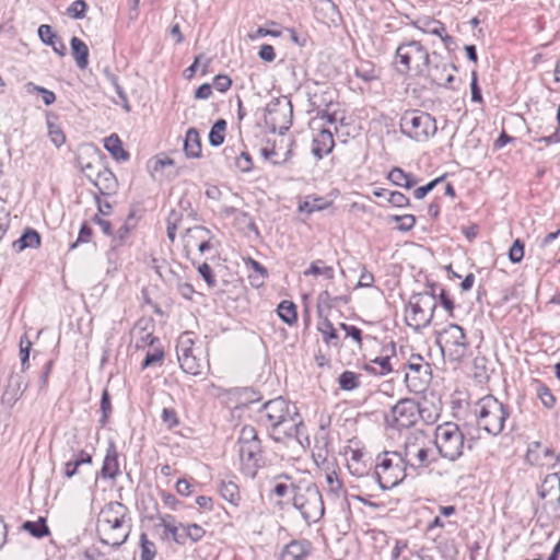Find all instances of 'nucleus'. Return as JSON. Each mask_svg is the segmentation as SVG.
I'll return each mask as SVG.
<instances>
[{
    "label": "nucleus",
    "mask_w": 560,
    "mask_h": 560,
    "mask_svg": "<svg viewBox=\"0 0 560 560\" xmlns=\"http://www.w3.org/2000/svg\"><path fill=\"white\" fill-rule=\"evenodd\" d=\"M257 421L278 442L285 438H298L304 427L295 405L290 404L283 397L265 402L257 412Z\"/></svg>",
    "instance_id": "f257e3e1"
},
{
    "label": "nucleus",
    "mask_w": 560,
    "mask_h": 560,
    "mask_svg": "<svg viewBox=\"0 0 560 560\" xmlns=\"http://www.w3.org/2000/svg\"><path fill=\"white\" fill-rule=\"evenodd\" d=\"M128 508L117 501L107 503L98 516V534L101 542L113 548L120 547L130 534Z\"/></svg>",
    "instance_id": "f03ea898"
},
{
    "label": "nucleus",
    "mask_w": 560,
    "mask_h": 560,
    "mask_svg": "<svg viewBox=\"0 0 560 560\" xmlns=\"http://www.w3.org/2000/svg\"><path fill=\"white\" fill-rule=\"evenodd\" d=\"M429 52L427 48L418 40H409L400 44L395 52V66L399 73L413 75H428L432 81L441 82L438 77V66L430 68Z\"/></svg>",
    "instance_id": "7ed1b4c3"
},
{
    "label": "nucleus",
    "mask_w": 560,
    "mask_h": 560,
    "mask_svg": "<svg viewBox=\"0 0 560 560\" xmlns=\"http://www.w3.org/2000/svg\"><path fill=\"white\" fill-rule=\"evenodd\" d=\"M474 415L479 429L497 436L504 429L510 409L493 395H486L475 404Z\"/></svg>",
    "instance_id": "20e7f679"
},
{
    "label": "nucleus",
    "mask_w": 560,
    "mask_h": 560,
    "mask_svg": "<svg viewBox=\"0 0 560 560\" xmlns=\"http://www.w3.org/2000/svg\"><path fill=\"white\" fill-rule=\"evenodd\" d=\"M238 454L242 472L249 478H255L264 464V457L261 443L254 427L242 428L238 436Z\"/></svg>",
    "instance_id": "39448f33"
},
{
    "label": "nucleus",
    "mask_w": 560,
    "mask_h": 560,
    "mask_svg": "<svg viewBox=\"0 0 560 560\" xmlns=\"http://www.w3.org/2000/svg\"><path fill=\"white\" fill-rule=\"evenodd\" d=\"M177 359L182 370L197 376L209 369V361L202 345H196L192 332H183L176 345Z\"/></svg>",
    "instance_id": "423d86ee"
},
{
    "label": "nucleus",
    "mask_w": 560,
    "mask_h": 560,
    "mask_svg": "<svg viewBox=\"0 0 560 560\" xmlns=\"http://www.w3.org/2000/svg\"><path fill=\"white\" fill-rule=\"evenodd\" d=\"M293 506L299 511L306 524L317 523L325 513L322 493L314 482L300 486L292 499Z\"/></svg>",
    "instance_id": "0eeeda50"
},
{
    "label": "nucleus",
    "mask_w": 560,
    "mask_h": 560,
    "mask_svg": "<svg viewBox=\"0 0 560 560\" xmlns=\"http://www.w3.org/2000/svg\"><path fill=\"white\" fill-rule=\"evenodd\" d=\"M434 444L442 458L456 462L464 455L465 436L456 423L445 422L436 427Z\"/></svg>",
    "instance_id": "6e6552de"
},
{
    "label": "nucleus",
    "mask_w": 560,
    "mask_h": 560,
    "mask_svg": "<svg viewBox=\"0 0 560 560\" xmlns=\"http://www.w3.org/2000/svg\"><path fill=\"white\" fill-rule=\"evenodd\" d=\"M436 289L432 287L430 292L417 293L410 298L406 310L408 326L419 330L431 323L436 307Z\"/></svg>",
    "instance_id": "1a4fd4ad"
},
{
    "label": "nucleus",
    "mask_w": 560,
    "mask_h": 560,
    "mask_svg": "<svg viewBox=\"0 0 560 560\" xmlns=\"http://www.w3.org/2000/svg\"><path fill=\"white\" fill-rule=\"evenodd\" d=\"M407 464L400 452H384L377 457L375 477L382 489H392L406 477Z\"/></svg>",
    "instance_id": "9d476101"
},
{
    "label": "nucleus",
    "mask_w": 560,
    "mask_h": 560,
    "mask_svg": "<svg viewBox=\"0 0 560 560\" xmlns=\"http://www.w3.org/2000/svg\"><path fill=\"white\" fill-rule=\"evenodd\" d=\"M429 441L422 431L411 432L407 435L401 457L412 468H428L436 459L432 456V452L428 446Z\"/></svg>",
    "instance_id": "9b49d317"
},
{
    "label": "nucleus",
    "mask_w": 560,
    "mask_h": 560,
    "mask_svg": "<svg viewBox=\"0 0 560 560\" xmlns=\"http://www.w3.org/2000/svg\"><path fill=\"white\" fill-rule=\"evenodd\" d=\"M399 125L404 135L419 142L429 140L438 131L436 120L421 110L406 112Z\"/></svg>",
    "instance_id": "f8f14e48"
},
{
    "label": "nucleus",
    "mask_w": 560,
    "mask_h": 560,
    "mask_svg": "<svg viewBox=\"0 0 560 560\" xmlns=\"http://www.w3.org/2000/svg\"><path fill=\"white\" fill-rule=\"evenodd\" d=\"M438 342L444 354L453 361L462 360L469 351L470 343L463 327L457 324L447 325L439 335Z\"/></svg>",
    "instance_id": "ddd939ff"
},
{
    "label": "nucleus",
    "mask_w": 560,
    "mask_h": 560,
    "mask_svg": "<svg viewBox=\"0 0 560 560\" xmlns=\"http://www.w3.org/2000/svg\"><path fill=\"white\" fill-rule=\"evenodd\" d=\"M405 373V383L410 393L422 394L431 383L432 371L428 362L419 354L412 355Z\"/></svg>",
    "instance_id": "4468645a"
},
{
    "label": "nucleus",
    "mask_w": 560,
    "mask_h": 560,
    "mask_svg": "<svg viewBox=\"0 0 560 560\" xmlns=\"http://www.w3.org/2000/svg\"><path fill=\"white\" fill-rule=\"evenodd\" d=\"M268 116L272 128H278L280 133H283L292 124L293 107L291 101L285 97L278 98L269 105Z\"/></svg>",
    "instance_id": "2eb2a0df"
},
{
    "label": "nucleus",
    "mask_w": 560,
    "mask_h": 560,
    "mask_svg": "<svg viewBox=\"0 0 560 560\" xmlns=\"http://www.w3.org/2000/svg\"><path fill=\"white\" fill-rule=\"evenodd\" d=\"M392 415L397 427L409 428L417 423L420 409L415 400L404 398L392 408Z\"/></svg>",
    "instance_id": "dca6fc26"
},
{
    "label": "nucleus",
    "mask_w": 560,
    "mask_h": 560,
    "mask_svg": "<svg viewBox=\"0 0 560 560\" xmlns=\"http://www.w3.org/2000/svg\"><path fill=\"white\" fill-rule=\"evenodd\" d=\"M211 233L208 229L196 225L186 230L183 242L184 249L189 255L194 249H198L200 254H203L210 249Z\"/></svg>",
    "instance_id": "f3484780"
},
{
    "label": "nucleus",
    "mask_w": 560,
    "mask_h": 560,
    "mask_svg": "<svg viewBox=\"0 0 560 560\" xmlns=\"http://www.w3.org/2000/svg\"><path fill=\"white\" fill-rule=\"evenodd\" d=\"M269 498H285L290 492L296 493L301 485H296L293 478L287 472H281L270 479Z\"/></svg>",
    "instance_id": "a211bd4d"
},
{
    "label": "nucleus",
    "mask_w": 560,
    "mask_h": 560,
    "mask_svg": "<svg viewBox=\"0 0 560 560\" xmlns=\"http://www.w3.org/2000/svg\"><path fill=\"white\" fill-rule=\"evenodd\" d=\"M311 553L308 540H292L282 550L280 560H310Z\"/></svg>",
    "instance_id": "6ab92c4d"
},
{
    "label": "nucleus",
    "mask_w": 560,
    "mask_h": 560,
    "mask_svg": "<svg viewBox=\"0 0 560 560\" xmlns=\"http://www.w3.org/2000/svg\"><path fill=\"white\" fill-rule=\"evenodd\" d=\"M324 477H325V489L329 495H332L334 498H340L346 495L347 491L343 487V482L339 478L336 469L335 464L327 463L325 469H324Z\"/></svg>",
    "instance_id": "aec40b11"
},
{
    "label": "nucleus",
    "mask_w": 560,
    "mask_h": 560,
    "mask_svg": "<svg viewBox=\"0 0 560 560\" xmlns=\"http://www.w3.org/2000/svg\"><path fill=\"white\" fill-rule=\"evenodd\" d=\"M334 145L332 133L328 129H322L313 139L312 153L318 160L323 159L332 151Z\"/></svg>",
    "instance_id": "412c9836"
},
{
    "label": "nucleus",
    "mask_w": 560,
    "mask_h": 560,
    "mask_svg": "<svg viewBox=\"0 0 560 560\" xmlns=\"http://www.w3.org/2000/svg\"><path fill=\"white\" fill-rule=\"evenodd\" d=\"M91 183L103 195L110 194L117 187V180L114 173L104 165H102L101 168L97 170L94 178L91 179Z\"/></svg>",
    "instance_id": "4be33fe9"
},
{
    "label": "nucleus",
    "mask_w": 560,
    "mask_h": 560,
    "mask_svg": "<svg viewBox=\"0 0 560 560\" xmlns=\"http://www.w3.org/2000/svg\"><path fill=\"white\" fill-rule=\"evenodd\" d=\"M120 474L118 453L114 443H109L101 469V476L104 479H115Z\"/></svg>",
    "instance_id": "5701e85b"
},
{
    "label": "nucleus",
    "mask_w": 560,
    "mask_h": 560,
    "mask_svg": "<svg viewBox=\"0 0 560 560\" xmlns=\"http://www.w3.org/2000/svg\"><path fill=\"white\" fill-rule=\"evenodd\" d=\"M38 36L43 43L51 46L54 51L59 56H65L66 46L59 38V36L52 31L50 25L42 24L38 27Z\"/></svg>",
    "instance_id": "b1692460"
},
{
    "label": "nucleus",
    "mask_w": 560,
    "mask_h": 560,
    "mask_svg": "<svg viewBox=\"0 0 560 560\" xmlns=\"http://www.w3.org/2000/svg\"><path fill=\"white\" fill-rule=\"evenodd\" d=\"M292 144L293 141L288 142L285 144V151L283 153H280V148H278L276 144L272 148H262L260 150V153L266 160L270 161L273 165H283L291 158Z\"/></svg>",
    "instance_id": "393cba45"
},
{
    "label": "nucleus",
    "mask_w": 560,
    "mask_h": 560,
    "mask_svg": "<svg viewBox=\"0 0 560 560\" xmlns=\"http://www.w3.org/2000/svg\"><path fill=\"white\" fill-rule=\"evenodd\" d=\"M71 52L79 69L84 70L89 66V47L79 37L73 36L70 42Z\"/></svg>",
    "instance_id": "a878e982"
},
{
    "label": "nucleus",
    "mask_w": 560,
    "mask_h": 560,
    "mask_svg": "<svg viewBox=\"0 0 560 560\" xmlns=\"http://www.w3.org/2000/svg\"><path fill=\"white\" fill-rule=\"evenodd\" d=\"M184 151L187 158H199L201 154V139L196 128H189L184 140Z\"/></svg>",
    "instance_id": "bb28decb"
},
{
    "label": "nucleus",
    "mask_w": 560,
    "mask_h": 560,
    "mask_svg": "<svg viewBox=\"0 0 560 560\" xmlns=\"http://www.w3.org/2000/svg\"><path fill=\"white\" fill-rule=\"evenodd\" d=\"M541 454L544 455V457H555L553 451H551L549 447L542 446L539 442H534L528 447L526 459L533 465H548L540 456Z\"/></svg>",
    "instance_id": "cd10ccee"
},
{
    "label": "nucleus",
    "mask_w": 560,
    "mask_h": 560,
    "mask_svg": "<svg viewBox=\"0 0 560 560\" xmlns=\"http://www.w3.org/2000/svg\"><path fill=\"white\" fill-rule=\"evenodd\" d=\"M539 495L542 499L550 498L551 500L560 499V478L558 475L552 474L545 478L540 488Z\"/></svg>",
    "instance_id": "c85d7f7f"
},
{
    "label": "nucleus",
    "mask_w": 560,
    "mask_h": 560,
    "mask_svg": "<svg viewBox=\"0 0 560 560\" xmlns=\"http://www.w3.org/2000/svg\"><path fill=\"white\" fill-rule=\"evenodd\" d=\"M40 245V235L33 229H26L20 238L13 242L12 246L16 252L25 248H37Z\"/></svg>",
    "instance_id": "c756f323"
},
{
    "label": "nucleus",
    "mask_w": 560,
    "mask_h": 560,
    "mask_svg": "<svg viewBox=\"0 0 560 560\" xmlns=\"http://www.w3.org/2000/svg\"><path fill=\"white\" fill-rule=\"evenodd\" d=\"M104 147L113 155L115 160H129V153L122 148L121 140L116 133H113L104 139Z\"/></svg>",
    "instance_id": "7c9ffc66"
},
{
    "label": "nucleus",
    "mask_w": 560,
    "mask_h": 560,
    "mask_svg": "<svg viewBox=\"0 0 560 560\" xmlns=\"http://www.w3.org/2000/svg\"><path fill=\"white\" fill-rule=\"evenodd\" d=\"M219 492L221 497L230 502L231 504L237 506L242 499L240 488L237 483L233 480H222L219 487Z\"/></svg>",
    "instance_id": "2f4dec72"
},
{
    "label": "nucleus",
    "mask_w": 560,
    "mask_h": 560,
    "mask_svg": "<svg viewBox=\"0 0 560 560\" xmlns=\"http://www.w3.org/2000/svg\"><path fill=\"white\" fill-rule=\"evenodd\" d=\"M364 370L375 375L385 376L393 372L390 357H377L373 359L369 364H365Z\"/></svg>",
    "instance_id": "473e14b6"
},
{
    "label": "nucleus",
    "mask_w": 560,
    "mask_h": 560,
    "mask_svg": "<svg viewBox=\"0 0 560 560\" xmlns=\"http://www.w3.org/2000/svg\"><path fill=\"white\" fill-rule=\"evenodd\" d=\"M387 178L396 186L404 187V188H412L417 183L418 179L411 175L406 173L400 167H394L389 173Z\"/></svg>",
    "instance_id": "72a5a7b5"
},
{
    "label": "nucleus",
    "mask_w": 560,
    "mask_h": 560,
    "mask_svg": "<svg viewBox=\"0 0 560 560\" xmlns=\"http://www.w3.org/2000/svg\"><path fill=\"white\" fill-rule=\"evenodd\" d=\"M161 526L172 535L173 540L178 545H185L184 530L180 524L176 525L174 516L166 514L160 517Z\"/></svg>",
    "instance_id": "f704fd0d"
},
{
    "label": "nucleus",
    "mask_w": 560,
    "mask_h": 560,
    "mask_svg": "<svg viewBox=\"0 0 560 560\" xmlns=\"http://www.w3.org/2000/svg\"><path fill=\"white\" fill-rule=\"evenodd\" d=\"M304 276H323L327 280H331L335 276L332 266L326 265L322 259H317L311 262L310 267L304 270Z\"/></svg>",
    "instance_id": "c9c22d12"
},
{
    "label": "nucleus",
    "mask_w": 560,
    "mask_h": 560,
    "mask_svg": "<svg viewBox=\"0 0 560 560\" xmlns=\"http://www.w3.org/2000/svg\"><path fill=\"white\" fill-rule=\"evenodd\" d=\"M317 329L323 335V341L327 346H334V347L339 346L338 345V340H339L338 332L329 319L324 318L323 320H320L317 325Z\"/></svg>",
    "instance_id": "e433bc0d"
},
{
    "label": "nucleus",
    "mask_w": 560,
    "mask_h": 560,
    "mask_svg": "<svg viewBox=\"0 0 560 560\" xmlns=\"http://www.w3.org/2000/svg\"><path fill=\"white\" fill-rule=\"evenodd\" d=\"M22 528L36 538L49 535V528L44 517H39L36 522L26 521L22 524Z\"/></svg>",
    "instance_id": "4c0bfd02"
},
{
    "label": "nucleus",
    "mask_w": 560,
    "mask_h": 560,
    "mask_svg": "<svg viewBox=\"0 0 560 560\" xmlns=\"http://www.w3.org/2000/svg\"><path fill=\"white\" fill-rule=\"evenodd\" d=\"M360 374L352 371H345L338 377V385L342 390H353L360 386Z\"/></svg>",
    "instance_id": "58836bf2"
},
{
    "label": "nucleus",
    "mask_w": 560,
    "mask_h": 560,
    "mask_svg": "<svg viewBox=\"0 0 560 560\" xmlns=\"http://www.w3.org/2000/svg\"><path fill=\"white\" fill-rule=\"evenodd\" d=\"M279 317L287 324L292 325L296 322V306L291 301H282L277 308Z\"/></svg>",
    "instance_id": "ea45409f"
},
{
    "label": "nucleus",
    "mask_w": 560,
    "mask_h": 560,
    "mask_svg": "<svg viewBox=\"0 0 560 560\" xmlns=\"http://www.w3.org/2000/svg\"><path fill=\"white\" fill-rule=\"evenodd\" d=\"M226 129V121L224 119H219L211 127L209 132V142L213 147H219L224 141V131Z\"/></svg>",
    "instance_id": "a19ab883"
},
{
    "label": "nucleus",
    "mask_w": 560,
    "mask_h": 560,
    "mask_svg": "<svg viewBox=\"0 0 560 560\" xmlns=\"http://www.w3.org/2000/svg\"><path fill=\"white\" fill-rule=\"evenodd\" d=\"M180 527L184 530L185 541L190 539L192 542H197L202 539L206 534V530L198 524H182Z\"/></svg>",
    "instance_id": "79ce46f5"
},
{
    "label": "nucleus",
    "mask_w": 560,
    "mask_h": 560,
    "mask_svg": "<svg viewBox=\"0 0 560 560\" xmlns=\"http://www.w3.org/2000/svg\"><path fill=\"white\" fill-rule=\"evenodd\" d=\"M74 558L75 560H108L106 556L94 546L78 550Z\"/></svg>",
    "instance_id": "37998d69"
},
{
    "label": "nucleus",
    "mask_w": 560,
    "mask_h": 560,
    "mask_svg": "<svg viewBox=\"0 0 560 560\" xmlns=\"http://www.w3.org/2000/svg\"><path fill=\"white\" fill-rule=\"evenodd\" d=\"M141 560H153L156 553L155 544L148 539L145 534L140 537Z\"/></svg>",
    "instance_id": "c03bdc74"
},
{
    "label": "nucleus",
    "mask_w": 560,
    "mask_h": 560,
    "mask_svg": "<svg viewBox=\"0 0 560 560\" xmlns=\"http://www.w3.org/2000/svg\"><path fill=\"white\" fill-rule=\"evenodd\" d=\"M47 127H48V136L50 138V141L57 148H60L66 141V136H65L62 129L60 128V126L50 121L49 119L47 120Z\"/></svg>",
    "instance_id": "a18cd8bd"
},
{
    "label": "nucleus",
    "mask_w": 560,
    "mask_h": 560,
    "mask_svg": "<svg viewBox=\"0 0 560 560\" xmlns=\"http://www.w3.org/2000/svg\"><path fill=\"white\" fill-rule=\"evenodd\" d=\"M164 358V351L160 347H152V350H149L145 354V358L142 362V369H147L151 365H154L156 363H160L163 361Z\"/></svg>",
    "instance_id": "49530a36"
},
{
    "label": "nucleus",
    "mask_w": 560,
    "mask_h": 560,
    "mask_svg": "<svg viewBox=\"0 0 560 560\" xmlns=\"http://www.w3.org/2000/svg\"><path fill=\"white\" fill-rule=\"evenodd\" d=\"M81 171L85 175V177L91 182L92 178H94L95 173L97 170L101 168L103 165L102 160L100 156H95L93 161H89L84 163L83 161H80Z\"/></svg>",
    "instance_id": "de8ad7c7"
},
{
    "label": "nucleus",
    "mask_w": 560,
    "mask_h": 560,
    "mask_svg": "<svg viewBox=\"0 0 560 560\" xmlns=\"http://www.w3.org/2000/svg\"><path fill=\"white\" fill-rule=\"evenodd\" d=\"M327 207L323 198H314L313 200H305L299 206L300 212H306L308 214L319 211Z\"/></svg>",
    "instance_id": "09e8293b"
},
{
    "label": "nucleus",
    "mask_w": 560,
    "mask_h": 560,
    "mask_svg": "<svg viewBox=\"0 0 560 560\" xmlns=\"http://www.w3.org/2000/svg\"><path fill=\"white\" fill-rule=\"evenodd\" d=\"M421 30L424 33L436 35L439 37L442 36V34L446 31L442 22L433 19L423 21V26Z\"/></svg>",
    "instance_id": "8fccbe9b"
},
{
    "label": "nucleus",
    "mask_w": 560,
    "mask_h": 560,
    "mask_svg": "<svg viewBox=\"0 0 560 560\" xmlns=\"http://www.w3.org/2000/svg\"><path fill=\"white\" fill-rule=\"evenodd\" d=\"M390 221L398 222V230L401 232L410 231L416 224V217L413 214L393 215Z\"/></svg>",
    "instance_id": "3c124183"
},
{
    "label": "nucleus",
    "mask_w": 560,
    "mask_h": 560,
    "mask_svg": "<svg viewBox=\"0 0 560 560\" xmlns=\"http://www.w3.org/2000/svg\"><path fill=\"white\" fill-rule=\"evenodd\" d=\"M439 67V70L436 71L438 77L442 79L441 82L434 81L435 83L444 86H448L455 79L453 73H447L445 77L443 75L444 71H447V69H452L453 71H456V67L453 63H445L443 62L441 66L436 65Z\"/></svg>",
    "instance_id": "603ef678"
},
{
    "label": "nucleus",
    "mask_w": 560,
    "mask_h": 560,
    "mask_svg": "<svg viewBox=\"0 0 560 560\" xmlns=\"http://www.w3.org/2000/svg\"><path fill=\"white\" fill-rule=\"evenodd\" d=\"M537 396L545 407L552 408L555 406L556 398L552 395L551 390L546 385H542V384L538 385Z\"/></svg>",
    "instance_id": "864d4df0"
},
{
    "label": "nucleus",
    "mask_w": 560,
    "mask_h": 560,
    "mask_svg": "<svg viewBox=\"0 0 560 560\" xmlns=\"http://www.w3.org/2000/svg\"><path fill=\"white\" fill-rule=\"evenodd\" d=\"M88 4L84 0L73 1L67 10V13L73 19H83L85 16Z\"/></svg>",
    "instance_id": "5fc2aeb1"
},
{
    "label": "nucleus",
    "mask_w": 560,
    "mask_h": 560,
    "mask_svg": "<svg viewBox=\"0 0 560 560\" xmlns=\"http://www.w3.org/2000/svg\"><path fill=\"white\" fill-rule=\"evenodd\" d=\"M524 257V243L517 238L509 250V258L513 264L521 262Z\"/></svg>",
    "instance_id": "6e6d98bb"
},
{
    "label": "nucleus",
    "mask_w": 560,
    "mask_h": 560,
    "mask_svg": "<svg viewBox=\"0 0 560 560\" xmlns=\"http://www.w3.org/2000/svg\"><path fill=\"white\" fill-rule=\"evenodd\" d=\"M101 411H102L101 423H102V425H105L107 422V419L112 412L110 397H109L107 389H104L103 394H102Z\"/></svg>",
    "instance_id": "4d7b16f0"
},
{
    "label": "nucleus",
    "mask_w": 560,
    "mask_h": 560,
    "mask_svg": "<svg viewBox=\"0 0 560 560\" xmlns=\"http://www.w3.org/2000/svg\"><path fill=\"white\" fill-rule=\"evenodd\" d=\"M340 328L346 332L347 337L352 338L357 342L359 348L362 347V330L360 328L346 323H341Z\"/></svg>",
    "instance_id": "13d9d810"
},
{
    "label": "nucleus",
    "mask_w": 560,
    "mask_h": 560,
    "mask_svg": "<svg viewBox=\"0 0 560 560\" xmlns=\"http://www.w3.org/2000/svg\"><path fill=\"white\" fill-rule=\"evenodd\" d=\"M28 91L33 90L43 95V102L45 105H51L56 101V95L52 91H49L43 86H38L32 82L27 83Z\"/></svg>",
    "instance_id": "bf43d9fd"
},
{
    "label": "nucleus",
    "mask_w": 560,
    "mask_h": 560,
    "mask_svg": "<svg viewBox=\"0 0 560 560\" xmlns=\"http://www.w3.org/2000/svg\"><path fill=\"white\" fill-rule=\"evenodd\" d=\"M394 207L404 208L409 206V199L400 191H390L387 198Z\"/></svg>",
    "instance_id": "052dcab7"
},
{
    "label": "nucleus",
    "mask_w": 560,
    "mask_h": 560,
    "mask_svg": "<svg viewBox=\"0 0 560 560\" xmlns=\"http://www.w3.org/2000/svg\"><path fill=\"white\" fill-rule=\"evenodd\" d=\"M444 179V177H438L433 180H431L430 183H428L427 185L424 186H421V187H418L415 191H413V196L415 198L417 199H422L424 198L431 190L434 189V187Z\"/></svg>",
    "instance_id": "680f3d73"
},
{
    "label": "nucleus",
    "mask_w": 560,
    "mask_h": 560,
    "mask_svg": "<svg viewBox=\"0 0 560 560\" xmlns=\"http://www.w3.org/2000/svg\"><path fill=\"white\" fill-rule=\"evenodd\" d=\"M237 168L242 172H249L253 168V160L248 152H242L240 156L235 159Z\"/></svg>",
    "instance_id": "e2e57ef3"
},
{
    "label": "nucleus",
    "mask_w": 560,
    "mask_h": 560,
    "mask_svg": "<svg viewBox=\"0 0 560 560\" xmlns=\"http://www.w3.org/2000/svg\"><path fill=\"white\" fill-rule=\"evenodd\" d=\"M162 421L167 428H174L178 424L177 415L172 408H164L161 415Z\"/></svg>",
    "instance_id": "0e129e2a"
},
{
    "label": "nucleus",
    "mask_w": 560,
    "mask_h": 560,
    "mask_svg": "<svg viewBox=\"0 0 560 560\" xmlns=\"http://www.w3.org/2000/svg\"><path fill=\"white\" fill-rule=\"evenodd\" d=\"M232 85V80L229 75L218 74L213 80V86L221 93L226 92Z\"/></svg>",
    "instance_id": "69168bd1"
},
{
    "label": "nucleus",
    "mask_w": 560,
    "mask_h": 560,
    "mask_svg": "<svg viewBox=\"0 0 560 560\" xmlns=\"http://www.w3.org/2000/svg\"><path fill=\"white\" fill-rule=\"evenodd\" d=\"M155 342H159L158 338H155L151 332L141 330V336L137 340L136 347L138 349L144 348L145 346L153 347Z\"/></svg>",
    "instance_id": "338daca9"
},
{
    "label": "nucleus",
    "mask_w": 560,
    "mask_h": 560,
    "mask_svg": "<svg viewBox=\"0 0 560 560\" xmlns=\"http://www.w3.org/2000/svg\"><path fill=\"white\" fill-rule=\"evenodd\" d=\"M258 56L261 60L266 62H272L276 59V52L271 45L264 44L261 45Z\"/></svg>",
    "instance_id": "774afa93"
}]
</instances>
